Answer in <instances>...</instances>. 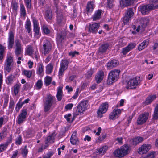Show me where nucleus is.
I'll list each match as a JSON object with an SVG mask.
<instances>
[{
  "label": "nucleus",
  "instance_id": "obj_1",
  "mask_svg": "<svg viewBox=\"0 0 158 158\" xmlns=\"http://www.w3.org/2000/svg\"><path fill=\"white\" fill-rule=\"evenodd\" d=\"M130 151L129 146L124 144L115 150L113 152L114 155L117 157L122 158L128 154Z\"/></svg>",
  "mask_w": 158,
  "mask_h": 158
},
{
  "label": "nucleus",
  "instance_id": "obj_2",
  "mask_svg": "<svg viewBox=\"0 0 158 158\" xmlns=\"http://www.w3.org/2000/svg\"><path fill=\"white\" fill-rule=\"evenodd\" d=\"M120 72V71L118 69H114L111 71L108 74L107 84L111 85L117 81Z\"/></svg>",
  "mask_w": 158,
  "mask_h": 158
},
{
  "label": "nucleus",
  "instance_id": "obj_3",
  "mask_svg": "<svg viewBox=\"0 0 158 158\" xmlns=\"http://www.w3.org/2000/svg\"><path fill=\"white\" fill-rule=\"evenodd\" d=\"M25 55H29L33 58H35L36 60H38L39 55L36 48L35 49L31 45H28L26 48L25 52Z\"/></svg>",
  "mask_w": 158,
  "mask_h": 158
},
{
  "label": "nucleus",
  "instance_id": "obj_4",
  "mask_svg": "<svg viewBox=\"0 0 158 158\" xmlns=\"http://www.w3.org/2000/svg\"><path fill=\"white\" fill-rule=\"evenodd\" d=\"M55 101L56 99L54 97L50 94H48L44 103V111L47 112L49 111Z\"/></svg>",
  "mask_w": 158,
  "mask_h": 158
},
{
  "label": "nucleus",
  "instance_id": "obj_5",
  "mask_svg": "<svg viewBox=\"0 0 158 158\" xmlns=\"http://www.w3.org/2000/svg\"><path fill=\"white\" fill-rule=\"evenodd\" d=\"M139 78L138 77L131 78L127 82L126 88L127 89L136 88L139 83Z\"/></svg>",
  "mask_w": 158,
  "mask_h": 158
},
{
  "label": "nucleus",
  "instance_id": "obj_6",
  "mask_svg": "<svg viewBox=\"0 0 158 158\" xmlns=\"http://www.w3.org/2000/svg\"><path fill=\"white\" fill-rule=\"evenodd\" d=\"M158 7V5H154L152 4H151L148 5L141 6L139 8V9L143 15H146L151 10L156 9Z\"/></svg>",
  "mask_w": 158,
  "mask_h": 158
},
{
  "label": "nucleus",
  "instance_id": "obj_7",
  "mask_svg": "<svg viewBox=\"0 0 158 158\" xmlns=\"http://www.w3.org/2000/svg\"><path fill=\"white\" fill-rule=\"evenodd\" d=\"M89 103L88 100H83L78 105L77 111L78 114H82L87 108Z\"/></svg>",
  "mask_w": 158,
  "mask_h": 158
},
{
  "label": "nucleus",
  "instance_id": "obj_8",
  "mask_svg": "<svg viewBox=\"0 0 158 158\" xmlns=\"http://www.w3.org/2000/svg\"><path fill=\"white\" fill-rule=\"evenodd\" d=\"M43 53L44 55L48 54L52 48V44L49 41L45 39L43 43Z\"/></svg>",
  "mask_w": 158,
  "mask_h": 158
},
{
  "label": "nucleus",
  "instance_id": "obj_9",
  "mask_svg": "<svg viewBox=\"0 0 158 158\" xmlns=\"http://www.w3.org/2000/svg\"><path fill=\"white\" fill-rule=\"evenodd\" d=\"M149 115V113L147 112L140 114L137 119V124L141 125L145 123L148 119Z\"/></svg>",
  "mask_w": 158,
  "mask_h": 158
},
{
  "label": "nucleus",
  "instance_id": "obj_10",
  "mask_svg": "<svg viewBox=\"0 0 158 158\" xmlns=\"http://www.w3.org/2000/svg\"><path fill=\"white\" fill-rule=\"evenodd\" d=\"M108 107V105L107 103L105 102L101 104L97 111L98 116L102 117V114L106 112Z\"/></svg>",
  "mask_w": 158,
  "mask_h": 158
},
{
  "label": "nucleus",
  "instance_id": "obj_11",
  "mask_svg": "<svg viewBox=\"0 0 158 158\" xmlns=\"http://www.w3.org/2000/svg\"><path fill=\"white\" fill-rule=\"evenodd\" d=\"M33 31L34 32V36L37 39H38L40 36L39 34L40 27L37 20L35 18L33 19Z\"/></svg>",
  "mask_w": 158,
  "mask_h": 158
},
{
  "label": "nucleus",
  "instance_id": "obj_12",
  "mask_svg": "<svg viewBox=\"0 0 158 158\" xmlns=\"http://www.w3.org/2000/svg\"><path fill=\"white\" fill-rule=\"evenodd\" d=\"M133 10L131 8H129L127 10L125 15L123 19V23L124 25L127 24L131 19V18L134 15Z\"/></svg>",
  "mask_w": 158,
  "mask_h": 158
},
{
  "label": "nucleus",
  "instance_id": "obj_13",
  "mask_svg": "<svg viewBox=\"0 0 158 158\" xmlns=\"http://www.w3.org/2000/svg\"><path fill=\"white\" fill-rule=\"evenodd\" d=\"M27 114L26 110H22L21 113L17 118V122L18 124H20L26 121Z\"/></svg>",
  "mask_w": 158,
  "mask_h": 158
},
{
  "label": "nucleus",
  "instance_id": "obj_14",
  "mask_svg": "<svg viewBox=\"0 0 158 158\" xmlns=\"http://www.w3.org/2000/svg\"><path fill=\"white\" fill-rule=\"evenodd\" d=\"M100 23H94L90 24L89 26V32L94 33H96L100 27Z\"/></svg>",
  "mask_w": 158,
  "mask_h": 158
},
{
  "label": "nucleus",
  "instance_id": "obj_15",
  "mask_svg": "<svg viewBox=\"0 0 158 158\" xmlns=\"http://www.w3.org/2000/svg\"><path fill=\"white\" fill-rule=\"evenodd\" d=\"M150 144H143L139 148V153L140 154H143L147 153L151 148Z\"/></svg>",
  "mask_w": 158,
  "mask_h": 158
},
{
  "label": "nucleus",
  "instance_id": "obj_16",
  "mask_svg": "<svg viewBox=\"0 0 158 158\" xmlns=\"http://www.w3.org/2000/svg\"><path fill=\"white\" fill-rule=\"evenodd\" d=\"M149 19L147 18H142L140 20L141 26L139 25L138 27L136 30L137 32H139L141 27L144 28L149 23Z\"/></svg>",
  "mask_w": 158,
  "mask_h": 158
},
{
  "label": "nucleus",
  "instance_id": "obj_17",
  "mask_svg": "<svg viewBox=\"0 0 158 158\" xmlns=\"http://www.w3.org/2000/svg\"><path fill=\"white\" fill-rule=\"evenodd\" d=\"M121 110L120 109H114L112 112L110 114L109 118L112 120H114L118 117V115L121 114Z\"/></svg>",
  "mask_w": 158,
  "mask_h": 158
},
{
  "label": "nucleus",
  "instance_id": "obj_18",
  "mask_svg": "<svg viewBox=\"0 0 158 158\" xmlns=\"http://www.w3.org/2000/svg\"><path fill=\"white\" fill-rule=\"evenodd\" d=\"M56 134V132H54L50 135L48 136L46 139L45 144L48 143H53Z\"/></svg>",
  "mask_w": 158,
  "mask_h": 158
},
{
  "label": "nucleus",
  "instance_id": "obj_19",
  "mask_svg": "<svg viewBox=\"0 0 158 158\" xmlns=\"http://www.w3.org/2000/svg\"><path fill=\"white\" fill-rule=\"evenodd\" d=\"M135 46V44L131 43L129 44L127 47L122 49V53L124 55H126L130 51L133 49Z\"/></svg>",
  "mask_w": 158,
  "mask_h": 158
},
{
  "label": "nucleus",
  "instance_id": "obj_20",
  "mask_svg": "<svg viewBox=\"0 0 158 158\" xmlns=\"http://www.w3.org/2000/svg\"><path fill=\"white\" fill-rule=\"evenodd\" d=\"M134 0H121L120 2V6L122 7L131 5L133 3Z\"/></svg>",
  "mask_w": 158,
  "mask_h": 158
},
{
  "label": "nucleus",
  "instance_id": "obj_21",
  "mask_svg": "<svg viewBox=\"0 0 158 158\" xmlns=\"http://www.w3.org/2000/svg\"><path fill=\"white\" fill-rule=\"evenodd\" d=\"M66 20L65 16L62 13H58L57 14V21L59 24L64 23Z\"/></svg>",
  "mask_w": 158,
  "mask_h": 158
},
{
  "label": "nucleus",
  "instance_id": "obj_22",
  "mask_svg": "<svg viewBox=\"0 0 158 158\" xmlns=\"http://www.w3.org/2000/svg\"><path fill=\"white\" fill-rule=\"evenodd\" d=\"M104 73L102 71L98 72L96 75L95 78L96 82L99 83L103 79Z\"/></svg>",
  "mask_w": 158,
  "mask_h": 158
},
{
  "label": "nucleus",
  "instance_id": "obj_23",
  "mask_svg": "<svg viewBox=\"0 0 158 158\" xmlns=\"http://www.w3.org/2000/svg\"><path fill=\"white\" fill-rule=\"evenodd\" d=\"M118 64V62L115 60H113L109 62L107 65L108 69H110L116 66Z\"/></svg>",
  "mask_w": 158,
  "mask_h": 158
},
{
  "label": "nucleus",
  "instance_id": "obj_24",
  "mask_svg": "<svg viewBox=\"0 0 158 158\" xmlns=\"http://www.w3.org/2000/svg\"><path fill=\"white\" fill-rule=\"evenodd\" d=\"M102 13V10H98L96 11L92 17L93 21H96L99 20L101 17Z\"/></svg>",
  "mask_w": 158,
  "mask_h": 158
},
{
  "label": "nucleus",
  "instance_id": "obj_25",
  "mask_svg": "<svg viewBox=\"0 0 158 158\" xmlns=\"http://www.w3.org/2000/svg\"><path fill=\"white\" fill-rule=\"evenodd\" d=\"M5 75L10 72V56L8 57L6 60V64L4 66Z\"/></svg>",
  "mask_w": 158,
  "mask_h": 158
},
{
  "label": "nucleus",
  "instance_id": "obj_26",
  "mask_svg": "<svg viewBox=\"0 0 158 158\" xmlns=\"http://www.w3.org/2000/svg\"><path fill=\"white\" fill-rule=\"evenodd\" d=\"M149 43V40H144L141 44H139L138 47V50L141 51L144 49L147 46Z\"/></svg>",
  "mask_w": 158,
  "mask_h": 158
},
{
  "label": "nucleus",
  "instance_id": "obj_27",
  "mask_svg": "<svg viewBox=\"0 0 158 158\" xmlns=\"http://www.w3.org/2000/svg\"><path fill=\"white\" fill-rule=\"evenodd\" d=\"M65 37V35L64 33H61L57 35L56 38L57 43L59 44H61L64 40Z\"/></svg>",
  "mask_w": 158,
  "mask_h": 158
},
{
  "label": "nucleus",
  "instance_id": "obj_28",
  "mask_svg": "<svg viewBox=\"0 0 158 158\" xmlns=\"http://www.w3.org/2000/svg\"><path fill=\"white\" fill-rule=\"evenodd\" d=\"M25 29L26 31L30 33L31 30V24L30 20L27 19L26 21V23L25 25Z\"/></svg>",
  "mask_w": 158,
  "mask_h": 158
},
{
  "label": "nucleus",
  "instance_id": "obj_29",
  "mask_svg": "<svg viewBox=\"0 0 158 158\" xmlns=\"http://www.w3.org/2000/svg\"><path fill=\"white\" fill-rule=\"evenodd\" d=\"M62 88L59 87L58 88L57 92L56 94V98L58 101H60L61 100L63 97V92Z\"/></svg>",
  "mask_w": 158,
  "mask_h": 158
},
{
  "label": "nucleus",
  "instance_id": "obj_30",
  "mask_svg": "<svg viewBox=\"0 0 158 158\" xmlns=\"http://www.w3.org/2000/svg\"><path fill=\"white\" fill-rule=\"evenodd\" d=\"M11 8L15 14H16V12L18 9V3L16 0H12L11 3Z\"/></svg>",
  "mask_w": 158,
  "mask_h": 158
},
{
  "label": "nucleus",
  "instance_id": "obj_31",
  "mask_svg": "<svg viewBox=\"0 0 158 158\" xmlns=\"http://www.w3.org/2000/svg\"><path fill=\"white\" fill-rule=\"evenodd\" d=\"M109 45L108 43H106L102 44L99 48V51L100 52L103 53L105 52L108 49Z\"/></svg>",
  "mask_w": 158,
  "mask_h": 158
},
{
  "label": "nucleus",
  "instance_id": "obj_32",
  "mask_svg": "<svg viewBox=\"0 0 158 158\" xmlns=\"http://www.w3.org/2000/svg\"><path fill=\"white\" fill-rule=\"evenodd\" d=\"M143 138L141 137H137L134 138L132 139V143L134 145H137L143 140Z\"/></svg>",
  "mask_w": 158,
  "mask_h": 158
},
{
  "label": "nucleus",
  "instance_id": "obj_33",
  "mask_svg": "<svg viewBox=\"0 0 158 158\" xmlns=\"http://www.w3.org/2000/svg\"><path fill=\"white\" fill-rule=\"evenodd\" d=\"M94 7L93 6V2H88L87 4L86 10L87 13H91L93 10Z\"/></svg>",
  "mask_w": 158,
  "mask_h": 158
},
{
  "label": "nucleus",
  "instance_id": "obj_34",
  "mask_svg": "<svg viewBox=\"0 0 158 158\" xmlns=\"http://www.w3.org/2000/svg\"><path fill=\"white\" fill-rule=\"evenodd\" d=\"M20 13L21 16H25L26 11L24 5L23 3H20Z\"/></svg>",
  "mask_w": 158,
  "mask_h": 158
},
{
  "label": "nucleus",
  "instance_id": "obj_35",
  "mask_svg": "<svg viewBox=\"0 0 158 158\" xmlns=\"http://www.w3.org/2000/svg\"><path fill=\"white\" fill-rule=\"evenodd\" d=\"M108 148L107 146H103L99 149L97 153L99 154L103 155L106 152Z\"/></svg>",
  "mask_w": 158,
  "mask_h": 158
},
{
  "label": "nucleus",
  "instance_id": "obj_36",
  "mask_svg": "<svg viewBox=\"0 0 158 158\" xmlns=\"http://www.w3.org/2000/svg\"><path fill=\"white\" fill-rule=\"evenodd\" d=\"M53 66L51 63L48 64L46 67V73L47 74H50L52 71Z\"/></svg>",
  "mask_w": 158,
  "mask_h": 158
},
{
  "label": "nucleus",
  "instance_id": "obj_37",
  "mask_svg": "<svg viewBox=\"0 0 158 158\" xmlns=\"http://www.w3.org/2000/svg\"><path fill=\"white\" fill-rule=\"evenodd\" d=\"M156 97L155 95H153L149 96L146 99L145 101V103L146 105H148L153 100H154Z\"/></svg>",
  "mask_w": 158,
  "mask_h": 158
},
{
  "label": "nucleus",
  "instance_id": "obj_38",
  "mask_svg": "<svg viewBox=\"0 0 158 158\" xmlns=\"http://www.w3.org/2000/svg\"><path fill=\"white\" fill-rule=\"evenodd\" d=\"M44 66L41 63L38 64L37 69V73L38 74H41L43 71Z\"/></svg>",
  "mask_w": 158,
  "mask_h": 158
},
{
  "label": "nucleus",
  "instance_id": "obj_39",
  "mask_svg": "<svg viewBox=\"0 0 158 158\" xmlns=\"http://www.w3.org/2000/svg\"><path fill=\"white\" fill-rule=\"evenodd\" d=\"M45 16L46 19L50 20L52 19V11L50 10L46 11Z\"/></svg>",
  "mask_w": 158,
  "mask_h": 158
},
{
  "label": "nucleus",
  "instance_id": "obj_40",
  "mask_svg": "<svg viewBox=\"0 0 158 158\" xmlns=\"http://www.w3.org/2000/svg\"><path fill=\"white\" fill-rule=\"evenodd\" d=\"M5 47L0 45V60H2L3 57V53L5 49Z\"/></svg>",
  "mask_w": 158,
  "mask_h": 158
},
{
  "label": "nucleus",
  "instance_id": "obj_41",
  "mask_svg": "<svg viewBox=\"0 0 158 158\" xmlns=\"http://www.w3.org/2000/svg\"><path fill=\"white\" fill-rule=\"evenodd\" d=\"M8 134L7 129L4 128L0 134V139H2L6 136Z\"/></svg>",
  "mask_w": 158,
  "mask_h": 158
},
{
  "label": "nucleus",
  "instance_id": "obj_42",
  "mask_svg": "<svg viewBox=\"0 0 158 158\" xmlns=\"http://www.w3.org/2000/svg\"><path fill=\"white\" fill-rule=\"evenodd\" d=\"M42 85L43 84L42 81L40 80H39L37 81L35 85V88L36 89H39L41 88Z\"/></svg>",
  "mask_w": 158,
  "mask_h": 158
},
{
  "label": "nucleus",
  "instance_id": "obj_43",
  "mask_svg": "<svg viewBox=\"0 0 158 158\" xmlns=\"http://www.w3.org/2000/svg\"><path fill=\"white\" fill-rule=\"evenodd\" d=\"M9 143V142L8 141L4 144H1L0 145V153L3 152L6 148Z\"/></svg>",
  "mask_w": 158,
  "mask_h": 158
},
{
  "label": "nucleus",
  "instance_id": "obj_44",
  "mask_svg": "<svg viewBox=\"0 0 158 158\" xmlns=\"http://www.w3.org/2000/svg\"><path fill=\"white\" fill-rule=\"evenodd\" d=\"M20 85L16 84L15 86L13 88V92L16 95L18 93L20 88Z\"/></svg>",
  "mask_w": 158,
  "mask_h": 158
},
{
  "label": "nucleus",
  "instance_id": "obj_45",
  "mask_svg": "<svg viewBox=\"0 0 158 158\" xmlns=\"http://www.w3.org/2000/svg\"><path fill=\"white\" fill-rule=\"evenodd\" d=\"M153 118L154 119H158V104L155 108L154 112Z\"/></svg>",
  "mask_w": 158,
  "mask_h": 158
},
{
  "label": "nucleus",
  "instance_id": "obj_46",
  "mask_svg": "<svg viewBox=\"0 0 158 158\" xmlns=\"http://www.w3.org/2000/svg\"><path fill=\"white\" fill-rule=\"evenodd\" d=\"M69 61L67 60H63L61 61L60 66L66 68H67Z\"/></svg>",
  "mask_w": 158,
  "mask_h": 158
},
{
  "label": "nucleus",
  "instance_id": "obj_47",
  "mask_svg": "<svg viewBox=\"0 0 158 158\" xmlns=\"http://www.w3.org/2000/svg\"><path fill=\"white\" fill-rule=\"evenodd\" d=\"M27 145H25L23 149L22 150V154L23 157L26 156L28 152V149H27Z\"/></svg>",
  "mask_w": 158,
  "mask_h": 158
},
{
  "label": "nucleus",
  "instance_id": "obj_48",
  "mask_svg": "<svg viewBox=\"0 0 158 158\" xmlns=\"http://www.w3.org/2000/svg\"><path fill=\"white\" fill-rule=\"evenodd\" d=\"M33 70H25L23 71L24 75L27 78H30L31 76Z\"/></svg>",
  "mask_w": 158,
  "mask_h": 158
},
{
  "label": "nucleus",
  "instance_id": "obj_49",
  "mask_svg": "<svg viewBox=\"0 0 158 158\" xmlns=\"http://www.w3.org/2000/svg\"><path fill=\"white\" fill-rule=\"evenodd\" d=\"M52 80V78L49 77L47 76L45 79V83L46 86L49 85Z\"/></svg>",
  "mask_w": 158,
  "mask_h": 158
},
{
  "label": "nucleus",
  "instance_id": "obj_50",
  "mask_svg": "<svg viewBox=\"0 0 158 158\" xmlns=\"http://www.w3.org/2000/svg\"><path fill=\"white\" fill-rule=\"evenodd\" d=\"M70 142L73 145H76L78 143V140L76 137H74L73 138H71Z\"/></svg>",
  "mask_w": 158,
  "mask_h": 158
},
{
  "label": "nucleus",
  "instance_id": "obj_51",
  "mask_svg": "<svg viewBox=\"0 0 158 158\" xmlns=\"http://www.w3.org/2000/svg\"><path fill=\"white\" fill-rule=\"evenodd\" d=\"M32 87V86L30 84L27 83L24 85L23 89V90H27L28 89H31Z\"/></svg>",
  "mask_w": 158,
  "mask_h": 158
},
{
  "label": "nucleus",
  "instance_id": "obj_52",
  "mask_svg": "<svg viewBox=\"0 0 158 158\" xmlns=\"http://www.w3.org/2000/svg\"><path fill=\"white\" fill-rule=\"evenodd\" d=\"M24 2L27 9H30L31 8V0H24Z\"/></svg>",
  "mask_w": 158,
  "mask_h": 158
},
{
  "label": "nucleus",
  "instance_id": "obj_53",
  "mask_svg": "<svg viewBox=\"0 0 158 158\" xmlns=\"http://www.w3.org/2000/svg\"><path fill=\"white\" fill-rule=\"evenodd\" d=\"M154 154V152H151L143 158H154L155 157Z\"/></svg>",
  "mask_w": 158,
  "mask_h": 158
},
{
  "label": "nucleus",
  "instance_id": "obj_54",
  "mask_svg": "<svg viewBox=\"0 0 158 158\" xmlns=\"http://www.w3.org/2000/svg\"><path fill=\"white\" fill-rule=\"evenodd\" d=\"M23 51L22 48H15V54L17 56L20 54Z\"/></svg>",
  "mask_w": 158,
  "mask_h": 158
},
{
  "label": "nucleus",
  "instance_id": "obj_55",
  "mask_svg": "<svg viewBox=\"0 0 158 158\" xmlns=\"http://www.w3.org/2000/svg\"><path fill=\"white\" fill-rule=\"evenodd\" d=\"M66 68L60 66V69L59 71V76H62L63 75V73L64 71L66 69Z\"/></svg>",
  "mask_w": 158,
  "mask_h": 158
},
{
  "label": "nucleus",
  "instance_id": "obj_56",
  "mask_svg": "<svg viewBox=\"0 0 158 158\" xmlns=\"http://www.w3.org/2000/svg\"><path fill=\"white\" fill-rule=\"evenodd\" d=\"M15 48H22L21 43L19 40H16L15 42Z\"/></svg>",
  "mask_w": 158,
  "mask_h": 158
},
{
  "label": "nucleus",
  "instance_id": "obj_57",
  "mask_svg": "<svg viewBox=\"0 0 158 158\" xmlns=\"http://www.w3.org/2000/svg\"><path fill=\"white\" fill-rule=\"evenodd\" d=\"M42 28L45 34H48L50 32V31L46 25H43Z\"/></svg>",
  "mask_w": 158,
  "mask_h": 158
},
{
  "label": "nucleus",
  "instance_id": "obj_58",
  "mask_svg": "<svg viewBox=\"0 0 158 158\" xmlns=\"http://www.w3.org/2000/svg\"><path fill=\"white\" fill-rule=\"evenodd\" d=\"M106 134L105 133L102 134L101 136H99L98 138V140H97V142H100L102 141L106 137Z\"/></svg>",
  "mask_w": 158,
  "mask_h": 158
},
{
  "label": "nucleus",
  "instance_id": "obj_59",
  "mask_svg": "<svg viewBox=\"0 0 158 158\" xmlns=\"http://www.w3.org/2000/svg\"><path fill=\"white\" fill-rule=\"evenodd\" d=\"M53 154V152H48L44 156L43 158H50Z\"/></svg>",
  "mask_w": 158,
  "mask_h": 158
},
{
  "label": "nucleus",
  "instance_id": "obj_60",
  "mask_svg": "<svg viewBox=\"0 0 158 158\" xmlns=\"http://www.w3.org/2000/svg\"><path fill=\"white\" fill-rule=\"evenodd\" d=\"M113 0H107V7L110 9L113 6Z\"/></svg>",
  "mask_w": 158,
  "mask_h": 158
},
{
  "label": "nucleus",
  "instance_id": "obj_61",
  "mask_svg": "<svg viewBox=\"0 0 158 158\" xmlns=\"http://www.w3.org/2000/svg\"><path fill=\"white\" fill-rule=\"evenodd\" d=\"M23 104V103L21 102L20 103V102H18L16 106V110L17 111H18L19 110V109L22 107V106Z\"/></svg>",
  "mask_w": 158,
  "mask_h": 158
},
{
  "label": "nucleus",
  "instance_id": "obj_62",
  "mask_svg": "<svg viewBox=\"0 0 158 158\" xmlns=\"http://www.w3.org/2000/svg\"><path fill=\"white\" fill-rule=\"evenodd\" d=\"M22 143V138L21 136H19L16 139L15 143L16 144L19 145L21 144Z\"/></svg>",
  "mask_w": 158,
  "mask_h": 158
},
{
  "label": "nucleus",
  "instance_id": "obj_63",
  "mask_svg": "<svg viewBox=\"0 0 158 158\" xmlns=\"http://www.w3.org/2000/svg\"><path fill=\"white\" fill-rule=\"evenodd\" d=\"M79 52L76 51L70 52L69 53V55L72 57H74L75 55H78Z\"/></svg>",
  "mask_w": 158,
  "mask_h": 158
},
{
  "label": "nucleus",
  "instance_id": "obj_64",
  "mask_svg": "<svg viewBox=\"0 0 158 158\" xmlns=\"http://www.w3.org/2000/svg\"><path fill=\"white\" fill-rule=\"evenodd\" d=\"M73 106V104L72 103H69L67 104L65 107V109L66 110H71Z\"/></svg>",
  "mask_w": 158,
  "mask_h": 158
}]
</instances>
